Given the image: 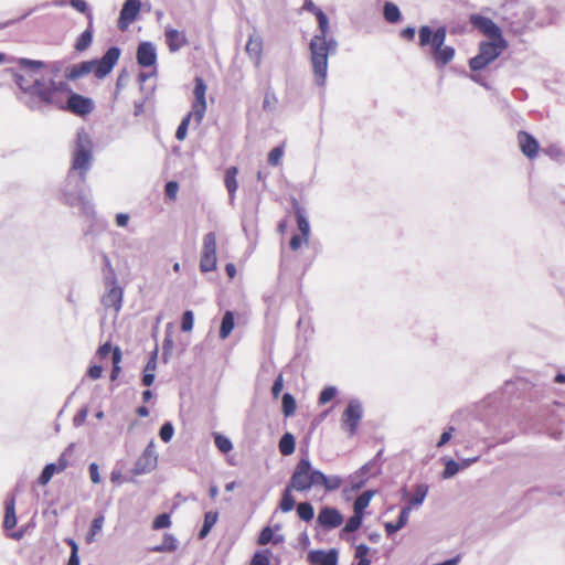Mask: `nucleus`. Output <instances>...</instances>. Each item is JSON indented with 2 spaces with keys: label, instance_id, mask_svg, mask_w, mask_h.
I'll list each match as a JSON object with an SVG mask.
<instances>
[{
  "label": "nucleus",
  "instance_id": "obj_1",
  "mask_svg": "<svg viewBox=\"0 0 565 565\" xmlns=\"http://www.w3.org/2000/svg\"><path fill=\"white\" fill-rule=\"evenodd\" d=\"M20 70H7L12 74L19 87L17 99L30 110H40L42 106H55L78 117L89 115L95 103L90 97L73 92L66 82H56L44 76L42 61L21 57L17 60Z\"/></svg>",
  "mask_w": 565,
  "mask_h": 565
},
{
  "label": "nucleus",
  "instance_id": "obj_2",
  "mask_svg": "<svg viewBox=\"0 0 565 565\" xmlns=\"http://www.w3.org/2000/svg\"><path fill=\"white\" fill-rule=\"evenodd\" d=\"M93 147L89 134L84 128L79 129L71 151V167L61 186V201L68 206L82 204L87 214H94L85 198L87 173L94 161Z\"/></svg>",
  "mask_w": 565,
  "mask_h": 565
},
{
  "label": "nucleus",
  "instance_id": "obj_3",
  "mask_svg": "<svg viewBox=\"0 0 565 565\" xmlns=\"http://www.w3.org/2000/svg\"><path fill=\"white\" fill-rule=\"evenodd\" d=\"M507 47L505 38H489L487 41H481L478 54L468 61L470 73L465 72V76L486 89H491V85L480 72L493 63Z\"/></svg>",
  "mask_w": 565,
  "mask_h": 565
},
{
  "label": "nucleus",
  "instance_id": "obj_4",
  "mask_svg": "<svg viewBox=\"0 0 565 565\" xmlns=\"http://www.w3.org/2000/svg\"><path fill=\"white\" fill-rule=\"evenodd\" d=\"M120 54L121 50L118 46H110L100 58L83 61L72 65L67 71L66 77L70 81H75L94 72L95 76L102 79L113 71Z\"/></svg>",
  "mask_w": 565,
  "mask_h": 565
},
{
  "label": "nucleus",
  "instance_id": "obj_5",
  "mask_svg": "<svg viewBox=\"0 0 565 565\" xmlns=\"http://www.w3.org/2000/svg\"><path fill=\"white\" fill-rule=\"evenodd\" d=\"M338 46L339 43L334 38H311L310 62L315 83L320 87H323L327 82L328 58L335 54Z\"/></svg>",
  "mask_w": 565,
  "mask_h": 565
},
{
  "label": "nucleus",
  "instance_id": "obj_6",
  "mask_svg": "<svg viewBox=\"0 0 565 565\" xmlns=\"http://www.w3.org/2000/svg\"><path fill=\"white\" fill-rule=\"evenodd\" d=\"M319 470L312 468L311 461L308 456L300 458L297 462L291 478L288 482L290 489L298 492H305L310 490L312 487H318Z\"/></svg>",
  "mask_w": 565,
  "mask_h": 565
},
{
  "label": "nucleus",
  "instance_id": "obj_7",
  "mask_svg": "<svg viewBox=\"0 0 565 565\" xmlns=\"http://www.w3.org/2000/svg\"><path fill=\"white\" fill-rule=\"evenodd\" d=\"M446 38H419L420 47H429L430 54L438 67L446 66L455 56V49L445 45Z\"/></svg>",
  "mask_w": 565,
  "mask_h": 565
},
{
  "label": "nucleus",
  "instance_id": "obj_8",
  "mask_svg": "<svg viewBox=\"0 0 565 565\" xmlns=\"http://www.w3.org/2000/svg\"><path fill=\"white\" fill-rule=\"evenodd\" d=\"M362 417V403L356 398L350 399L341 416V429L347 433L349 437H353L358 431Z\"/></svg>",
  "mask_w": 565,
  "mask_h": 565
},
{
  "label": "nucleus",
  "instance_id": "obj_9",
  "mask_svg": "<svg viewBox=\"0 0 565 565\" xmlns=\"http://www.w3.org/2000/svg\"><path fill=\"white\" fill-rule=\"evenodd\" d=\"M200 269L202 273L216 269V235L214 232H209L203 237Z\"/></svg>",
  "mask_w": 565,
  "mask_h": 565
},
{
  "label": "nucleus",
  "instance_id": "obj_10",
  "mask_svg": "<svg viewBox=\"0 0 565 565\" xmlns=\"http://www.w3.org/2000/svg\"><path fill=\"white\" fill-rule=\"evenodd\" d=\"M158 463V455L154 449L153 441H150L141 456L135 462L132 468V473L136 476L145 475L152 471Z\"/></svg>",
  "mask_w": 565,
  "mask_h": 565
},
{
  "label": "nucleus",
  "instance_id": "obj_11",
  "mask_svg": "<svg viewBox=\"0 0 565 565\" xmlns=\"http://www.w3.org/2000/svg\"><path fill=\"white\" fill-rule=\"evenodd\" d=\"M106 292L102 297V303L105 308H113L119 312L122 307L124 290L117 285V279L111 282L109 277H105Z\"/></svg>",
  "mask_w": 565,
  "mask_h": 565
},
{
  "label": "nucleus",
  "instance_id": "obj_12",
  "mask_svg": "<svg viewBox=\"0 0 565 565\" xmlns=\"http://www.w3.org/2000/svg\"><path fill=\"white\" fill-rule=\"evenodd\" d=\"M205 93H206V84L203 81L202 77H195V86H194V102L192 104L193 114H194V121L196 125H200L204 114L206 111V100H205Z\"/></svg>",
  "mask_w": 565,
  "mask_h": 565
},
{
  "label": "nucleus",
  "instance_id": "obj_13",
  "mask_svg": "<svg viewBox=\"0 0 565 565\" xmlns=\"http://www.w3.org/2000/svg\"><path fill=\"white\" fill-rule=\"evenodd\" d=\"M469 21L475 30L483 35H502L500 26L491 18L482 13L471 14Z\"/></svg>",
  "mask_w": 565,
  "mask_h": 565
},
{
  "label": "nucleus",
  "instance_id": "obj_14",
  "mask_svg": "<svg viewBox=\"0 0 565 565\" xmlns=\"http://www.w3.org/2000/svg\"><path fill=\"white\" fill-rule=\"evenodd\" d=\"M343 522V516L335 508L324 507L320 510L317 516V524L326 530H332L340 526Z\"/></svg>",
  "mask_w": 565,
  "mask_h": 565
},
{
  "label": "nucleus",
  "instance_id": "obj_15",
  "mask_svg": "<svg viewBox=\"0 0 565 565\" xmlns=\"http://www.w3.org/2000/svg\"><path fill=\"white\" fill-rule=\"evenodd\" d=\"M310 565H338L339 552L337 548L312 550L307 554Z\"/></svg>",
  "mask_w": 565,
  "mask_h": 565
},
{
  "label": "nucleus",
  "instance_id": "obj_16",
  "mask_svg": "<svg viewBox=\"0 0 565 565\" xmlns=\"http://www.w3.org/2000/svg\"><path fill=\"white\" fill-rule=\"evenodd\" d=\"M137 63L141 67H156L158 55L156 46L148 41L140 42L137 47Z\"/></svg>",
  "mask_w": 565,
  "mask_h": 565
},
{
  "label": "nucleus",
  "instance_id": "obj_17",
  "mask_svg": "<svg viewBox=\"0 0 565 565\" xmlns=\"http://www.w3.org/2000/svg\"><path fill=\"white\" fill-rule=\"evenodd\" d=\"M140 9H141L140 0H127L124 3L122 9L120 11V17H119V21H118L119 28L121 30H125L126 26L131 24L136 20L137 15L139 14Z\"/></svg>",
  "mask_w": 565,
  "mask_h": 565
},
{
  "label": "nucleus",
  "instance_id": "obj_18",
  "mask_svg": "<svg viewBox=\"0 0 565 565\" xmlns=\"http://www.w3.org/2000/svg\"><path fill=\"white\" fill-rule=\"evenodd\" d=\"M518 141L521 148V151L529 159H533L537 156L539 152V142L537 140L526 131H519Z\"/></svg>",
  "mask_w": 565,
  "mask_h": 565
},
{
  "label": "nucleus",
  "instance_id": "obj_19",
  "mask_svg": "<svg viewBox=\"0 0 565 565\" xmlns=\"http://www.w3.org/2000/svg\"><path fill=\"white\" fill-rule=\"evenodd\" d=\"M292 207L295 210L298 228L305 242L307 243L310 234V224L305 214V210L300 206L299 202L296 199L292 200Z\"/></svg>",
  "mask_w": 565,
  "mask_h": 565
},
{
  "label": "nucleus",
  "instance_id": "obj_20",
  "mask_svg": "<svg viewBox=\"0 0 565 565\" xmlns=\"http://www.w3.org/2000/svg\"><path fill=\"white\" fill-rule=\"evenodd\" d=\"M245 51L254 61V64L258 66L263 52L262 38H248V41L245 44Z\"/></svg>",
  "mask_w": 565,
  "mask_h": 565
},
{
  "label": "nucleus",
  "instance_id": "obj_21",
  "mask_svg": "<svg viewBox=\"0 0 565 565\" xmlns=\"http://www.w3.org/2000/svg\"><path fill=\"white\" fill-rule=\"evenodd\" d=\"M237 173H238V169L236 167H230L225 171L224 182H225V186L228 192V195H230L231 204H233V202L235 200V193L238 188V183L236 180Z\"/></svg>",
  "mask_w": 565,
  "mask_h": 565
},
{
  "label": "nucleus",
  "instance_id": "obj_22",
  "mask_svg": "<svg viewBox=\"0 0 565 565\" xmlns=\"http://www.w3.org/2000/svg\"><path fill=\"white\" fill-rule=\"evenodd\" d=\"M179 546L177 537L171 533H166L161 544L152 546L151 552L154 553H171L174 552Z\"/></svg>",
  "mask_w": 565,
  "mask_h": 565
},
{
  "label": "nucleus",
  "instance_id": "obj_23",
  "mask_svg": "<svg viewBox=\"0 0 565 565\" xmlns=\"http://www.w3.org/2000/svg\"><path fill=\"white\" fill-rule=\"evenodd\" d=\"M6 513L3 520V526L7 530L13 529L17 525V515H15V499L14 497H10L6 500Z\"/></svg>",
  "mask_w": 565,
  "mask_h": 565
},
{
  "label": "nucleus",
  "instance_id": "obj_24",
  "mask_svg": "<svg viewBox=\"0 0 565 565\" xmlns=\"http://www.w3.org/2000/svg\"><path fill=\"white\" fill-rule=\"evenodd\" d=\"M316 477L319 479L318 486L323 487L327 491H335L342 484V479L339 476H327L320 470Z\"/></svg>",
  "mask_w": 565,
  "mask_h": 565
},
{
  "label": "nucleus",
  "instance_id": "obj_25",
  "mask_svg": "<svg viewBox=\"0 0 565 565\" xmlns=\"http://www.w3.org/2000/svg\"><path fill=\"white\" fill-rule=\"evenodd\" d=\"M278 449L282 456H290L295 452L296 440L291 433L287 431L280 437Z\"/></svg>",
  "mask_w": 565,
  "mask_h": 565
},
{
  "label": "nucleus",
  "instance_id": "obj_26",
  "mask_svg": "<svg viewBox=\"0 0 565 565\" xmlns=\"http://www.w3.org/2000/svg\"><path fill=\"white\" fill-rule=\"evenodd\" d=\"M292 491L294 489H290L288 484L282 490L278 508L284 513L292 511L296 505V500L292 495Z\"/></svg>",
  "mask_w": 565,
  "mask_h": 565
},
{
  "label": "nucleus",
  "instance_id": "obj_27",
  "mask_svg": "<svg viewBox=\"0 0 565 565\" xmlns=\"http://www.w3.org/2000/svg\"><path fill=\"white\" fill-rule=\"evenodd\" d=\"M235 327V318L234 313L232 311H226L222 318L221 326H220V338L222 340L226 339L231 332L233 331Z\"/></svg>",
  "mask_w": 565,
  "mask_h": 565
},
{
  "label": "nucleus",
  "instance_id": "obj_28",
  "mask_svg": "<svg viewBox=\"0 0 565 565\" xmlns=\"http://www.w3.org/2000/svg\"><path fill=\"white\" fill-rule=\"evenodd\" d=\"M217 520L218 513L216 511H209L204 514V522L198 535L200 540H203L207 536L211 529L216 524Z\"/></svg>",
  "mask_w": 565,
  "mask_h": 565
},
{
  "label": "nucleus",
  "instance_id": "obj_29",
  "mask_svg": "<svg viewBox=\"0 0 565 565\" xmlns=\"http://www.w3.org/2000/svg\"><path fill=\"white\" fill-rule=\"evenodd\" d=\"M374 493V490H366L361 493L353 503V512H358L364 515V510L369 507Z\"/></svg>",
  "mask_w": 565,
  "mask_h": 565
},
{
  "label": "nucleus",
  "instance_id": "obj_30",
  "mask_svg": "<svg viewBox=\"0 0 565 565\" xmlns=\"http://www.w3.org/2000/svg\"><path fill=\"white\" fill-rule=\"evenodd\" d=\"M104 522H105V516L103 513H99L97 514L92 523H90V527H89V532L86 536V542L87 543H92L94 542L95 540V536L100 533L102 529H103V525H104Z\"/></svg>",
  "mask_w": 565,
  "mask_h": 565
},
{
  "label": "nucleus",
  "instance_id": "obj_31",
  "mask_svg": "<svg viewBox=\"0 0 565 565\" xmlns=\"http://www.w3.org/2000/svg\"><path fill=\"white\" fill-rule=\"evenodd\" d=\"M429 487L426 483H419L415 488V493L411 498L408 505L416 507L423 504L425 498L428 494Z\"/></svg>",
  "mask_w": 565,
  "mask_h": 565
},
{
  "label": "nucleus",
  "instance_id": "obj_32",
  "mask_svg": "<svg viewBox=\"0 0 565 565\" xmlns=\"http://www.w3.org/2000/svg\"><path fill=\"white\" fill-rule=\"evenodd\" d=\"M300 520L310 522L315 518V509L310 502H300L296 507Z\"/></svg>",
  "mask_w": 565,
  "mask_h": 565
},
{
  "label": "nucleus",
  "instance_id": "obj_33",
  "mask_svg": "<svg viewBox=\"0 0 565 565\" xmlns=\"http://www.w3.org/2000/svg\"><path fill=\"white\" fill-rule=\"evenodd\" d=\"M278 105V98L270 87L265 92L263 100V110L266 113H274Z\"/></svg>",
  "mask_w": 565,
  "mask_h": 565
},
{
  "label": "nucleus",
  "instance_id": "obj_34",
  "mask_svg": "<svg viewBox=\"0 0 565 565\" xmlns=\"http://www.w3.org/2000/svg\"><path fill=\"white\" fill-rule=\"evenodd\" d=\"M281 409L285 417H290L296 411V399L290 393H285L281 398Z\"/></svg>",
  "mask_w": 565,
  "mask_h": 565
},
{
  "label": "nucleus",
  "instance_id": "obj_35",
  "mask_svg": "<svg viewBox=\"0 0 565 565\" xmlns=\"http://www.w3.org/2000/svg\"><path fill=\"white\" fill-rule=\"evenodd\" d=\"M363 521V514L353 512V515L350 516L345 523V525L342 529V534L344 533H352L359 530V527L362 525Z\"/></svg>",
  "mask_w": 565,
  "mask_h": 565
},
{
  "label": "nucleus",
  "instance_id": "obj_36",
  "mask_svg": "<svg viewBox=\"0 0 565 565\" xmlns=\"http://www.w3.org/2000/svg\"><path fill=\"white\" fill-rule=\"evenodd\" d=\"M384 18L390 23H396L401 18L399 9L392 2H386L383 10Z\"/></svg>",
  "mask_w": 565,
  "mask_h": 565
},
{
  "label": "nucleus",
  "instance_id": "obj_37",
  "mask_svg": "<svg viewBox=\"0 0 565 565\" xmlns=\"http://www.w3.org/2000/svg\"><path fill=\"white\" fill-rule=\"evenodd\" d=\"M214 444L223 454H227L233 449V443L231 439L220 433L214 434Z\"/></svg>",
  "mask_w": 565,
  "mask_h": 565
},
{
  "label": "nucleus",
  "instance_id": "obj_38",
  "mask_svg": "<svg viewBox=\"0 0 565 565\" xmlns=\"http://www.w3.org/2000/svg\"><path fill=\"white\" fill-rule=\"evenodd\" d=\"M55 472H57V470H56V465L54 462H50V463L45 465L41 475L38 478V483L41 486L47 484L51 481V479Z\"/></svg>",
  "mask_w": 565,
  "mask_h": 565
},
{
  "label": "nucleus",
  "instance_id": "obj_39",
  "mask_svg": "<svg viewBox=\"0 0 565 565\" xmlns=\"http://www.w3.org/2000/svg\"><path fill=\"white\" fill-rule=\"evenodd\" d=\"M460 470V463L455 461L452 458L445 459V469L441 473L443 479L452 478Z\"/></svg>",
  "mask_w": 565,
  "mask_h": 565
},
{
  "label": "nucleus",
  "instance_id": "obj_40",
  "mask_svg": "<svg viewBox=\"0 0 565 565\" xmlns=\"http://www.w3.org/2000/svg\"><path fill=\"white\" fill-rule=\"evenodd\" d=\"M171 525V518L169 513H161L152 521L153 530L168 529Z\"/></svg>",
  "mask_w": 565,
  "mask_h": 565
},
{
  "label": "nucleus",
  "instance_id": "obj_41",
  "mask_svg": "<svg viewBox=\"0 0 565 565\" xmlns=\"http://www.w3.org/2000/svg\"><path fill=\"white\" fill-rule=\"evenodd\" d=\"M282 156H284V146H277V147L273 148L268 153V163L273 167L279 166Z\"/></svg>",
  "mask_w": 565,
  "mask_h": 565
},
{
  "label": "nucleus",
  "instance_id": "obj_42",
  "mask_svg": "<svg viewBox=\"0 0 565 565\" xmlns=\"http://www.w3.org/2000/svg\"><path fill=\"white\" fill-rule=\"evenodd\" d=\"M337 387L335 386H327L324 387L319 395L318 402L320 405H324L332 401L337 395Z\"/></svg>",
  "mask_w": 565,
  "mask_h": 565
},
{
  "label": "nucleus",
  "instance_id": "obj_43",
  "mask_svg": "<svg viewBox=\"0 0 565 565\" xmlns=\"http://www.w3.org/2000/svg\"><path fill=\"white\" fill-rule=\"evenodd\" d=\"M174 434V427L171 422H166L159 430V436L163 443H169Z\"/></svg>",
  "mask_w": 565,
  "mask_h": 565
},
{
  "label": "nucleus",
  "instance_id": "obj_44",
  "mask_svg": "<svg viewBox=\"0 0 565 565\" xmlns=\"http://www.w3.org/2000/svg\"><path fill=\"white\" fill-rule=\"evenodd\" d=\"M194 315L191 310H185L181 318V330L189 332L193 329Z\"/></svg>",
  "mask_w": 565,
  "mask_h": 565
},
{
  "label": "nucleus",
  "instance_id": "obj_45",
  "mask_svg": "<svg viewBox=\"0 0 565 565\" xmlns=\"http://www.w3.org/2000/svg\"><path fill=\"white\" fill-rule=\"evenodd\" d=\"M269 551H258L254 554L250 565H270Z\"/></svg>",
  "mask_w": 565,
  "mask_h": 565
},
{
  "label": "nucleus",
  "instance_id": "obj_46",
  "mask_svg": "<svg viewBox=\"0 0 565 565\" xmlns=\"http://www.w3.org/2000/svg\"><path fill=\"white\" fill-rule=\"evenodd\" d=\"M274 537V533H273V530L270 526H265L260 533H259V536H258V544L260 545H266L268 544Z\"/></svg>",
  "mask_w": 565,
  "mask_h": 565
},
{
  "label": "nucleus",
  "instance_id": "obj_47",
  "mask_svg": "<svg viewBox=\"0 0 565 565\" xmlns=\"http://www.w3.org/2000/svg\"><path fill=\"white\" fill-rule=\"evenodd\" d=\"M316 18L319 24V30L321 31L322 35H326L329 32V20L327 15L321 10L318 12Z\"/></svg>",
  "mask_w": 565,
  "mask_h": 565
},
{
  "label": "nucleus",
  "instance_id": "obj_48",
  "mask_svg": "<svg viewBox=\"0 0 565 565\" xmlns=\"http://www.w3.org/2000/svg\"><path fill=\"white\" fill-rule=\"evenodd\" d=\"M178 190L179 184L177 181H168L164 185L166 195L171 200H174L177 198Z\"/></svg>",
  "mask_w": 565,
  "mask_h": 565
},
{
  "label": "nucleus",
  "instance_id": "obj_49",
  "mask_svg": "<svg viewBox=\"0 0 565 565\" xmlns=\"http://www.w3.org/2000/svg\"><path fill=\"white\" fill-rule=\"evenodd\" d=\"M173 349V340L171 337H166L162 342V359L167 363L169 360V355L171 350Z\"/></svg>",
  "mask_w": 565,
  "mask_h": 565
},
{
  "label": "nucleus",
  "instance_id": "obj_50",
  "mask_svg": "<svg viewBox=\"0 0 565 565\" xmlns=\"http://www.w3.org/2000/svg\"><path fill=\"white\" fill-rule=\"evenodd\" d=\"M87 415H88V409H87V407H82V408L76 413V415L74 416V418H73V425H74L75 427H81L82 425H84V423L86 422Z\"/></svg>",
  "mask_w": 565,
  "mask_h": 565
},
{
  "label": "nucleus",
  "instance_id": "obj_51",
  "mask_svg": "<svg viewBox=\"0 0 565 565\" xmlns=\"http://www.w3.org/2000/svg\"><path fill=\"white\" fill-rule=\"evenodd\" d=\"M411 511H412L411 505H406L401 509L397 521H396L399 524V526L404 527L407 524Z\"/></svg>",
  "mask_w": 565,
  "mask_h": 565
},
{
  "label": "nucleus",
  "instance_id": "obj_52",
  "mask_svg": "<svg viewBox=\"0 0 565 565\" xmlns=\"http://www.w3.org/2000/svg\"><path fill=\"white\" fill-rule=\"evenodd\" d=\"M455 431V427L454 426H449L446 430H444V433L440 435V438L437 443V447L438 448H441L444 447L447 443H449V440L451 439L452 437V433Z\"/></svg>",
  "mask_w": 565,
  "mask_h": 565
},
{
  "label": "nucleus",
  "instance_id": "obj_53",
  "mask_svg": "<svg viewBox=\"0 0 565 565\" xmlns=\"http://www.w3.org/2000/svg\"><path fill=\"white\" fill-rule=\"evenodd\" d=\"M170 51H177L188 43L186 38H168Z\"/></svg>",
  "mask_w": 565,
  "mask_h": 565
},
{
  "label": "nucleus",
  "instance_id": "obj_54",
  "mask_svg": "<svg viewBox=\"0 0 565 565\" xmlns=\"http://www.w3.org/2000/svg\"><path fill=\"white\" fill-rule=\"evenodd\" d=\"M102 258L104 262L105 269L108 271V274L105 277H109V279H111V282H114L116 280V274L111 266L110 259L105 253L102 254Z\"/></svg>",
  "mask_w": 565,
  "mask_h": 565
},
{
  "label": "nucleus",
  "instance_id": "obj_55",
  "mask_svg": "<svg viewBox=\"0 0 565 565\" xmlns=\"http://www.w3.org/2000/svg\"><path fill=\"white\" fill-rule=\"evenodd\" d=\"M282 387H284V379H282V375L279 374L275 381H274V384L271 386V394L275 398H277L281 391H282Z\"/></svg>",
  "mask_w": 565,
  "mask_h": 565
},
{
  "label": "nucleus",
  "instance_id": "obj_56",
  "mask_svg": "<svg viewBox=\"0 0 565 565\" xmlns=\"http://www.w3.org/2000/svg\"><path fill=\"white\" fill-rule=\"evenodd\" d=\"M89 470V477L93 483L97 484L102 481L100 475H99V468L96 462H92L88 467Z\"/></svg>",
  "mask_w": 565,
  "mask_h": 565
},
{
  "label": "nucleus",
  "instance_id": "obj_57",
  "mask_svg": "<svg viewBox=\"0 0 565 565\" xmlns=\"http://www.w3.org/2000/svg\"><path fill=\"white\" fill-rule=\"evenodd\" d=\"M157 354H158V351L156 349L152 352V355L150 356V359L148 360V362L145 366L143 373H154L156 367H157Z\"/></svg>",
  "mask_w": 565,
  "mask_h": 565
},
{
  "label": "nucleus",
  "instance_id": "obj_58",
  "mask_svg": "<svg viewBox=\"0 0 565 565\" xmlns=\"http://www.w3.org/2000/svg\"><path fill=\"white\" fill-rule=\"evenodd\" d=\"M92 42L93 38H78L75 44V50L78 52H83L90 46Z\"/></svg>",
  "mask_w": 565,
  "mask_h": 565
},
{
  "label": "nucleus",
  "instance_id": "obj_59",
  "mask_svg": "<svg viewBox=\"0 0 565 565\" xmlns=\"http://www.w3.org/2000/svg\"><path fill=\"white\" fill-rule=\"evenodd\" d=\"M369 551H370V547L366 544H364V543L359 544L355 547V558H358V559L367 558Z\"/></svg>",
  "mask_w": 565,
  "mask_h": 565
},
{
  "label": "nucleus",
  "instance_id": "obj_60",
  "mask_svg": "<svg viewBox=\"0 0 565 565\" xmlns=\"http://www.w3.org/2000/svg\"><path fill=\"white\" fill-rule=\"evenodd\" d=\"M70 3L75 10L85 14L88 13V6L85 0H71Z\"/></svg>",
  "mask_w": 565,
  "mask_h": 565
},
{
  "label": "nucleus",
  "instance_id": "obj_61",
  "mask_svg": "<svg viewBox=\"0 0 565 565\" xmlns=\"http://www.w3.org/2000/svg\"><path fill=\"white\" fill-rule=\"evenodd\" d=\"M55 465H56L57 472H62L67 468L68 460L66 458V451L61 454V456L58 457L57 462Z\"/></svg>",
  "mask_w": 565,
  "mask_h": 565
},
{
  "label": "nucleus",
  "instance_id": "obj_62",
  "mask_svg": "<svg viewBox=\"0 0 565 565\" xmlns=\"http://www.w3.org/2000/svg\"><path fill=\"white\" fill-rule=\"evenodd\" d=\"M88 376L93 380H97L103 374V367L100 365H93L88 369Z\"/></svg>",
  "mask_w": 565,
  "mask_h": 565
},
{
  "label": "nucleus",
  "instance_id": "obj_63",
  "mask_svg": "<svg viewBox=\"0 0 565 565\" xmlns=\"http://www.w3.org/2000/svg\"><path fill=\"white\" fill-rule=\"evenodd\" d=\"M302 9L313 13L315 15H317L318 12L321 11V9L318 8L312 0H306L303 2Z\"/></svg>",
  "mask_w": 565,
  "mask_h": 565
},
{
  "label": "nucleus",
  "instance_id": "obj_64",
  "mask_svg": "<svg viewBox=\"0 0 565 565\" xmlns=\"http://www.w3.org/2000/svg\"><path fill=\"white\" fill-rule=\"evenodd\" d=\"M67 565H79L78 546H74L71 551Z\"/></svg>",
  "mask_w": 565,
  "mask_h": 565
}]
</instances>
